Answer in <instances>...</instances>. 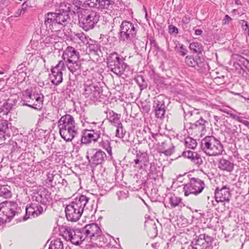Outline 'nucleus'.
Masks as SVG:
<instances>
[{
  "label": "nucleus",
  "mask_w": 249,
  "mask_h": 249,
  "mask_svg": "<svg viewBox=\"0 0 249 249\" xmlns=\"http://www.w3.org/2000/svg\"><path fill=\"white\" fill-rule=\"evenodd\" d=\"M232 20V18L228 15H225V18L223 19V24H227Z\"/></svg>",
  "instance_id": "e2e57ef3"
},
{
  "label": "nucleus",
  "mask_w": 249,
  "mask_h": 249,
  "mask_svg": "<svg viewBox=\"0 0 249 249\" xmlns=\"http://www.w3.org/2000/svg\"><path fill=\"white\" fill-rule=\"evenodd\" d=\"M125 134V131L123 129L122 124L119 123L118 124H117V129L116 130V136L119 138H122L124 137Z\"/></svg>",
  "instance_id": "8fccbe9b"
},
{
  "label": "nucleus",
  "mask_w": 249,
  "mask_h": 249,
  "mask_svg": "<svg viewBox=\"0 0 249 249\" xmlns=\"http://www.w3.org/2000/svg\"><path fill=\"white\" fill-rule=\"evenodd\" d=\"M179 52L181 55L183 56L187 54V50L183 44H181L180 46Z\"/></svg>",
  "instance_id": "680f3d73"
},
{
  "label": "nucleus",
  "mask_w": 249,
  "mask_h": 249,
  "mask_svg": "<svg viewBox=\"0 0 249 249\" xmlns=\"http://www.w3.org/2000/svg\"><path fill=\"white\" fill-rule=\"evenodd\" d=\"M32 200L36 205L42 206L43 209L46 211L53 200L52 193L45 187L37 188L34 190L32 194Z\"/></svg>",
  "instance_id": "423d86ee"
},
{
  "label": "nucleus",
  "mask_w": 249,
  "mask_h": 249,
  "mask_svg": "<svg viewBox=\"0 0 249 249\" xmlns=\"http://www.w3.org/2000/svg\"><path fill=\"white\" fill-rule=\"evenodd\" d=\"M18 72V76L19 78H26V77H29V75H27V73L24 71Z\"/></svg>",
  "instance_id": "0e129e2a"
},
{
  "label": "nucleus",
  "mask_w": 249,
  "mask_h": 249,
  "mask_svg": "<svg viewBox=\"0 0 249 249\" xmlns=\"http://www.w3.org/2000/svg\"><path fill=\"white\" fill-rule=\"evenodd\" d=\"M169 199V203L172 208H175L178 206L182 201L181 197H178L175 195L170 196Z\"/></svg>",
  "instance_id": "c03bdc74"
},
{
  "label": "nucleus",
  "mask_w": 249,
  "mask_h": 249,
  "mask_svg": "<svg viewBox=\"0 0 249 249\" xmlns=\"http://www.w3.org/2000/svg\"><path fill=\"white\" fill-rule=\"evenodd\" d=\"M58 183L61 184L62 186L66 187L68 185L67 181L65 179H61L58 181Z\"/></svg>",
  "instance_id": "338daca9"
},
{
  "label": "nucleus",
  "mask_w": 249,
  "mask_h": 249,
  "mask_svg": "<svg viewBox=\"0 0 249 249\" xmlns=\"http://www.w3.org/2000/svg\"><path fill=\"white\" fill-rule=\"evenodd\" d=\"M49 249H64L63 242L59 238L52 241L49 246Z\"/></svg>",
  "instance_id": "a19ab883"
},
{
  "label": "nucleus",
  "mask_w": 249,
  "mask_h": 249,
  "mask_svg": "<svg viewBox=\"0 0 249 249\" xmlns=\"http://www.w3.org/2000/svg\"><path fill=\"white\" fill-rule=\"evenodd\" d=\"M203 62V58L199 56L196 55V56L188 55L185 57V63L189 67H201Z\"/></svg>",
  "instance_id": "cd10ccee"
},
{
  "label": "nucleus",
  "mask_w": 249,
  "mask_h": 249,
  "mask_svg": "<svg viewBox=\"0 0 249 249\" xmlns=\"http://www.w3.org/2000/svg\"><path fill=\"white\" fill-rule=\"evenodd\" d=\"M100 15L98 12L91 9H85L83 12L78 14L79 25L87 32L93 29L99 21Z\"/></svg>",
  "instance_id": "f257e3e1"
},
{
  "label": "nucleus",
  "mask_w": 249,
  "mask_h": 249,
  "mask_svg": "<svg viewBox=\"0 0 249 249\" xmlns=\"http://www.w3.org/2000/svg\"><path fill=\"white\" fill-rule=\"evenodd\" d=\"M118 198L119 200L122 199L124 198H126L128 196V191H126V192H125L124 191H120L118 193Z\"/></svg>",
  "instance_id": "4d7b16f0"
},
{
  "label": "nucleus",
  "mask_w": 249,
  "mask_h": 249,
  "mask_svg": "<svg viewBox=\"0 0 249 249\" xmlns=\"http://www.w3.org/2000/svg\"><path fill=\"white\" fill-rule=\"evenodd\" d=\"M65 71L64 62L61 60L53 68L51 69V72L54 78H62L63 71Z\"/></svg>",
  "instance_id": "7c9ffc66"
},
{
  "label": "nucleus",
  "mask_w": 249,
  "mask_h": 249,
  "mask_svg": "<svg viewBox=\"0 0 249 249\" xmlns=\"http://www.w3.org/2000/svg\"><path fill=\"white\" fill-rule=\"evenodd\" d=\"M182 156L190 160L197 167L203 164V160L201 156L196 152L186 150L182 153Z\"/></svg>",
  "instance_id": "5701e85b"
},
{
  "label": "nucleus",
  "mask_w": 249,
  "mask_h": 249,
  "mask_svg": "<svg viewBox=\"0 0 249 249\" xmlns=\"http://www.w3.org/2000/svg\"><path fill=\"white\" fill-rule=\"evenodd\" d=\"M171 79H154V83L156 85L157 88L162 89H167L169 87L177 88L178 87L177 83H175L174 81H169V80H171Z\"/></svg>",
  "instance_id": "a878e982"
},
{
  "label": "nucleus",
  "mask_w": 249,
  "mask_h": 249,
  "mask_svg": "<svg viewBox=\"0 0 249 249\" xmlns=\"http://www.w3.org/2000/svg\"><path fill=\"white\" fill-rule=\"evenodd\" d=\"M165 100H167V98L163 94H160L154 98L153 109L157 118L161 119L164 116L166 109Z\"/></svg>",
  "instance_id": "ddd939ff"
},
{
  "label": "nucleus",
  "mask_w": 249,
  "mask_h": 249,
  "mask_svg": "<svg viewBox=\"0 0 249 249\" xmlns=\"http://www.w3.org/2000/svg\"><path fill=\"white\" fill-rule=\"evenodd\" d=\"M2 210V212L0 213V224H3L7 221L10 222L11 220H10L8 215L4 212V209Z\"/></svg>",
  "instance_id": "864d4df0"
},
{
  "label": "nucleus",
  "mask_w": 249,
  "mask_h": 249,
  "mask_svg": "<svg viewBox=\"0 0 249 249\" xmlns=\"http://www.w3.org/2000/svg\"><path fill=\"white\" fill-rule=\"evenodd\" d=\"M75 125V121L72 116L66 114L62 116L58 122L59 129Z\"/></svg>",
  "instance_id": "393cba45"
},
{
  "label": "nucleus",
  "mask_w": 249,
  "mask_h": 249,
  "mask_svg": "<svg viewBox=\"0 0 249 249\" xmlns=\"http://www.w3.org/2000/svg\"><path fill=\"white\" fill-rule=\"evenodd\" d=\"M59 131L61 138L66 142H71L74 138L76 139L78 135L75 125L60 129Z\"/></svg>",
  "instance_id": "a211bd4d"
},
{
  "label": "nucleus",
  "mask_w": 249,
  "mask_h": 249,
  "mask_svg": "<svg viewBox=\"0 0 249 249\" xmlns=\"http://www.w3.org/2000/svg\"><path fill=\"white\" fill-rule=\"evenodd\" d=\"M100 46L97 42L91 41V43H89L88 48L90 53H96L100 50Z\"/></svg>",
  "instance_id": "de8ad7c7"
},
{
  "label": "nucleus",
  "mask_w": 249,
  "mask_h": 249,
  "mask_svg": "<svg viewBox=\"0 0 249 249\" xmlns=\"http://www.w3.org/2000/svg\"><path fill=\"white\" fill-rule=\"evenodd\" d=\"M243 60V65L245 66V67L247 69H248L249 71V61L243 57L242 58Z\"/></svg>",
  "instance_id": "774afa93"
},
{
  "label": "nucleus",
  "mask_w": 249,
  "mask_h": 249,
  "mask_svg": "<svg viewBox=\"0 0 249 249\" xmlns=\"http://www.w3.org/2000/svg\"><path fill=\"white\" fill-rule=\"evenodd\" d=\"M26 95L27 98H29L35 103L31 105H25V106L29 107L37 110H41L43 106L44 95L42 94L32 92L31 89L26 90Z\"/></svg>",
  "instance_id": "4468645a"
},
{
  "label": "nucleus",
  "mask_w": 249,
  "mask_h": 249,
  "mask_svg": "<svg viewBox=\"0 0 249 249\" xmlns=\"http://www.w3.org/2000/svg\"><path fill=\"white\" fill-rule=\"evenodd\" d=\"M23 96H24V99H22L20 101V103H21V105L25 106V104H27V105H31V104L28 103V102H31V101H30V98H27V97L26 96V90L25 91V92L23 94Z\"/></svg>",
  "instance_id": "13d9d810"
},
{
  "label": "nucleus",
  "mask_w": 249,
  "mask_h": 249,
  "mask_svg": "<svg viewBox=\"0 0 249 249\" xmlns=\"http://www.w3.org/2000/svg\"><path fill=\"white\" fill-rule=\"evenodd\" d=\"M96 0H75V4L78 9H82L85 11V8L91 9L94 5Z\"/></svg>",
  "instance_id": "c756f323"
},
{
  "label": "nucleus",
  "mask_w": 249,
  "mask_h": 249,
  "mask_svg": "<svg viewBox=\"0 0 249 249\" xmlns=\"http://www.w3.org/2000/svg\"><path fill=\"white\" fill-rule=\"evenodd\" d=\"M139 107L141 109V111L143 113L148 114L150 110L151 105L149 101L145 100L141 101L140 102Z\"/></svg>",
  "instance_id": "ea45409f"
},
{
  "label": "nucleus",
  "mask_w": 249,
  "mask_h": 249,
  "mask_svg": "<svg viewBox=\"0 0 249 249\" xmlns=\"http://www.w3.org/2000/svg\"><path fill=\"white\" fill-rule=\"evenodd\" d=\"M18 99V97L17 94L11 95L8 99L7 100V105H9L10 108H12V106L16 105L17 103Z\"/></svg>",
  "instance_id": "3c124183"
},
{
  "label": "nucleus",
  "mask_w": 249,
  "mask_h": 249,
  "mask_svg": "<svg viewBox=\"0 0 249 249\" xmlns=\"http://www.w3.org/2000/svg\"><path fill=\"white\" fill-rule=\"evenodd\" d=\"M54 176L53 174H51L50 173H48L47 175V178L45 180L46 183H52L53 180Z\"/></svg>",
  "instance_id": "bf43d9fd"
},
{
  "label": "nucleus",
  "mask_w": 249,
  "mask_h": 249,
  "mask_svg": "<svg viewBox=\"0 0 249 249\" xmlns=\"http://www.w3.org/2000/svg\"><path fill=\"white\" fill-rule=\"evenodd\" d=\"M99 145L105 149L110 156L112 155V148L110 146V139H103L102 138V141L99 142Z\"/></svg>",
  "instance_id": "58836bf2"
},
{
  "label": "nucleus",
  "mask_w": 249,
  "mask_h": 249,
  "mask_svg": "<svg viewBox=\"0 0 249 249\" xmlns=\"http://www.w3.org/2000/svg\"><path fill=\"white\" fill-rule=\"evenodd\" d=\"M89 198L85 195H81L78 198H76L74 201L71 202L74 205L75 208L79 209L80 211L83 213L84 209H89L87 207Z\"/></svg>",
  "instance_id": "b1692460"
},
{
  "label": "nucleus",
  "mask_w": 249,
  "mask_h": 249,
  "mask_svg": "<svg viewBox=\"0 0 249 249\" xmlns=\"http://www.w3.org/2000/svg\"><path fill=\"white\" fill-rule=\"evenodd\" d=\"M121 220L123 224H124V225H126L127 226H130L131 225V222L128 216V215L125 212L123 213Z\"/></svg>",
  "instance_id": "5fc2aeb1"
},
{
  "label": "nucleus",
  "mask_w": 249,
  "mask_h": 249,
  "mask_svg": "<svg viewBox=\"0 0 249 249\" xmlns=\"http://www.w3.org/2000/svg\"><path fill=\"white\" fill-rule=\"evenodd\" d=\"M208 122L203 119L202 117L194 122H190L189 129H197L200 131L206 130V124Z\"/></svg>",
  "instance_id": "c85d7f7f"
},
{
  "label": "nucleus",
  "mask_w": 249,
  "mask_h": 249,
  "mask_svg": "<svg viewBox=\"0 0 249 249\" xmlns=\"http://www.w3.org/2000/svg\"><path fill=\"white\" fill-rule=\"evenodd\" d=\"M89 94H86L85 89L84 90L83 95H85L86 98H89V100L90 101L91 103L96 104L97 102H101V92L91 90L90 92L89 91Z\"/></svg>",
  "instance_id": "473e14b6"
},
{
  "label": "nucleus",
  "mask_w": 249,
  "mask_h": 249,
  "mask_svg": "<svg viewBox=\"0 0 249 249\" xmlns=\"http://www.w3.org/2000/svg\"><path fill=\"white\" fill-rule=\"evenodd\" d=\"M65 22L56 12H49L45 15L44 24L47 27L52 31H58L64 30L66 25Z\"/></svg>",
  "instance_id": "6e6552de"
},
{
  "label": "nucleus",
  "mask_w": 249,
  "mask_h": 249,
  "mask_svg": "<svg viewBox=\"0 0 249 249\" xmlns=\"http://www.w3.org/2000/svg\"><path fill=\"white\" fill-rule=\"evenodd\" d=\"M86 158L90 166L94 168L103 164L107 160V156L105 152L100 149L89 148L86 153Z\"/></svg>",
  "instance_id": "9d476101"
},
{
  "label": "nucleus",
  "mask_w": 249,
  "mask_h": 249,
  "mask_svg": "<svg viewBox=\"0 0 249 249\" xmlns=\"http://www.w3.org/2000/svg\"><path fill=\"white\" fill-rule=\"evenodd\" d=\"M61 232L66 240L71 241L75 245H80L86 238L82 232V229L74 230L71 227H65L62 228Z\"/></svg>",
  "instance_id": "9b49d317"
},
{
  "label": "nucleus",
  "mask_w": 249,
  "mask_h": 249,
  "mask_svg": "<svg viewBox=\"0 0 249 249\" xmlns=\"http://www.w3.org/2000/svg\"><path fill=\"white\" fill-rule=\"evenodd\" d=\"M124 60V57L121 56L117 53L113 52L107 58V66L112 72L120 76L124 73L126 69H129Z\"/></svg>",
  "instance_id": "39448f33"
},
{
  "label": "nucleus",
  "mask_w": 249,
  "mask_h": 249,
  "mask_svg": "<svg viewBox=\"0 0 249 249\" xmlns=\"http://www.w3.org/2000/svg\"><path fill=\"white\" fill-rule=\"evenodd\" d=\"M138 84L141 90L146 89L149 84L148 79H133Z\"/></svg>",
  "instance_id": "37998d69"
},
{
  "label": "nucleus",
  "mask_w": 249,
  "mask_h": 249,
  "mask_svg": "<svg viewBox=\"0 0 249 249\" xmlns=\"http://www.w3.org/2000/svg\"><path fill=\"white\" fill-rule=\"evenodd\" d=\"M205 184L203 180L198 178H189V182L183 185L184 196H188L190 195L197 196L204 190Z\"/></svg>",
  "instance_id": "1a4fd4ad"
},
{
  "label": "nucleus",
  "mask_w": 249,
  "mask_h": 249,
  "mask_svg": "<svg viewBox=\"0 0 249 249\" xmlns=\"http://www.w3.org/2000/svg\"><path fill=\"white\" fill-rule=\"evenodd\" d=\"M185 114L184 118L186 120L188 119L190 122H194L201 117L200 113L197 109H194L193 111H188L186 112L184 111Z\"/></svg>",
  "instance_id": "72a5a7b5"
},
{
  "label": "nucleus",
  "mask_w": 249,
  "mask_h": 249,
  "mask_svg": "<svg viewBox=\"0 0 249 249\" xmlns=\"http://www.w3.org/2000/svg\"><path fill=\"white\" fill-rule=\"evenodd\" d=\"M82 232L86 238H89L97 245L101 247L107 242V239L103 234L102 230L96 223L86 225L82 228Z\"/></svg>",
  "instance_id": "7ed1b4c3"
},
{
  "label": "nucleus",
  "mask_w": 249,
  "mask_h": 249,
  "mask_svg": "<svg viewBox=\"0 0 249 249\" xmlns=\"http://www.w3.org/2000/svg\"><path fill=\"white\" fill-rule=\"evenodd\" d=\"M137 157L139 158L140 160L141 161V166L142 165L146 166V163L148 161V155L146 152H141L139 151V153L137 154Z\"/></svg>",
  "instance_id": "79ce46f5"
},
{
  "label": "nucleus",
  "mask_w": 249,
  "mask_h": 249,
  "mask_svg": "<svg viewBox=\"0 0 249 249\" xmlns=\"http://www.w3.org/2000/svg\"><path fill=\"white\" fill-rule=\"evenodd\" d=\"M110 114H111V113ZM120 117L121 115L120 114H117L112 111V114H110L109 116V120L112 124H118L119 123H121L120 121Z\"/></svg>",
  "instance_id": "09e8293b"
},
{
  "label": "nucleus",
  "mask_w": 249,
  "mask_h": 249,
  "mask_svg": "<svg viewBox=\"0 0 249 249\" xmlns=\"http://www.w3.org/2000/svg\"><path fill=\"white\" fill-rule=\"evenodd\" d=\"M63 79H59L58 80H56L57 79H52L51 80V82L53 85L57 86L62 82Z\"/></svg>",
  "instance_id": "69168bd1"
},
{
  "label": "nucleus",
  "mask_w": 249,
  "mask_h": 249,
  "mask_svg": "<svg viewBox=\"0 0 249 249\" xmlns=\"http://www.w3.org/2000/svg\"><path fill=\"white\" fill-rule=\"evenodd\" d=\"M148 234L150 238H155L158 235L157 227L155 223H152L150 228Z\"/></svg>",
  "instance_id": "603ef678"
},
{
  "label": "nucleus",
  "mask_w": 249,
  "mask_h": 249,
  "mask_svg": "<svg viewBox=\"0 0 249 249\" xmlns=\"http://www.w3.org/2000/svg\"><path fill=\"white\" fill-rule=\"evenodd\" d=\"M67 67L74 76H77L80 73V64L78 61L75 63H68Z\"/></svg>",
  "instance_id": "f704fd0d"
},
{
  "label": "nucleus",
  "mask_w": 249,
  "mask_h": 249,
  "mask_svg": "<svg viewBox=\"0 0 249 249\" xmlns=\"http://www.w3.org/2000/svg\"><path fill=\"white\" fill-rule=\"evenodd\" d=\"M231 197L230 188L227 185L223 186L221 188L217 187L214 191V198L217 203H229Z\"/></svg>",
  "instance_id": "dca6fc26"
},
{
  "label": "nucleus",
  "mask_w": 249,
  "mask_h": 249,
  "mask_svg": "<svg viewBox=\"0 0 249 249\" xmlns=\"http://www.w3.org/2000/svg\"><path fill=\"white\" fill-rule=\"evenodd\" d=\"M26 213L23 217L24 221L30 218V215L34 217H37L41 215L45 212L42 208V206H38L35 202H33L27 205L25 208Z\"/></svg>",
  "instance_id": "f3484780"
},
{
  "label": "nucleus",
  "mask_w": 249,
  "mask_h": 249,
  "mask_svg": "<svg viewBox=\"0 0 249 249\" xmlns=\"http://www.w3.org/2000/svg\"><path fill=\"white\" fill-rule=\"evenodd\" d=\"M137 24H134L130 21H123L120 25V31L119 33V38L127 43L132 42L136 45L138 29Z\"/></svg>",
  "instance_id": "20e7f679"
},
{
  "label": "nucleus",
  "mask_w": 249,
  "mask_h": 249,
  "mask_svg": "<svg viewBox=\"0 0 249 249\" xmlns=\"http://www.w3.org/2000/svg\"><path fill=\"white\" fill-rule=\"evenodd\" d=\"M65 211L67 219L72 222L78 220L82 214L79 209L75 208L74 205L71 203L66 206Z\"/></svg>",
  "instance_id": "aec40b11"
},
{
  "label": "nucleus",
  "mask_w": 249,
  "mask_h": 249,
  "mask_svg": "<svg viewBox=\"0 0 249 249\" xmlns=\"http://www.w3.org/2000/svg\"><path fill=\"white\" fill-rule=\"evenodd\" d=\"M7 120H1L0 124V132H3L4 134L7 135V137H10V127L9 125H11Z\"/></svg>",
  "instance_id": "e433bc0d"
},
{
  "label": "nucleus",
  "mask_w": 249,
  "mask_h": 249,
  "mask_svg": "<svg viewBox=\"0 0 249 249\" xmlns=\"http://www.w3.org/2000/svg\"><path fill=\"white\" fill-rule=\"evenodd\" d=\"M213 240V237L206 233L200 234L191 242L189 249H212Z\"/></svg>",
  "instance_id": "f8f14e48"
},
{
  "label": "nucleus",
  "mask_w": 249,
  "mask_h": 249,
  "mask_svg": "<svg viewBox=\"0 0 249 249\" xmlns=\"http://www.w3.org/2000/svg\"><path fill=\"white\" fill-rule=\"evenodd\" d=\"M185 145L188 148L194 149L197 146V142L196 140L188 137L185 139Z\"/></svg>",
  "instance_id": "49530a36"
},
{
  "label": "nucleus",
  "mask_w": 249,
  "mask_h": 249,
  "mask_svg": "<svg viewBox=\"0 0 249 249\" xmlns=\"http://www.w3.org/2000/svg\"><path fill=\"white\" fill-rule=\"evenodd\" d=\"M9 187L7 186H2L0 188V195L5 198H9L11 196L12 194L10 190Z\"/></svg>",
  "instance_id": "a18cd8bd"
},
{
  "label": "nucleus",
  "mask_w": 249,
  "mask_h": 249,
  "mask_svg": "<svg viewBox=\"0 0 249 249\" xmlns=\"http://www.w3.org/2000/svg\"><path fill=\"white\" fill-rule=\"evenodd\" d=\"M189 49L193 53L198 54L202 53L203 51V46L200 43L192 42L190 44Z\"/></svg>",
  "instance_id": "4c0bfd02"
},
{
  "label": "nucleus",
  "mask_w": 249,
  "mask_h": 249,
  "mask_svg": "<svg viewBox=\"0 0 249 249\" xmlns=\"http://www.w3.org/2000/svg\"><path fill=\"white\" fill-rule=\"evenodd\" d=\"M168 28L169 32L171 34H178V28L173 25H170Z\"/></svg>",
  "instance_id": "6e6d98bb"
},
{
  "label": "nucleus",
  "mask_w": 249,
  "mask_h": 249,
  "mask_svg": "<svg viewBox=\"0 0 249 249\" xmlns=\"http://www.w3.org/2000/svg\"><path fill=\"white\" fill-rule=\"evenodd\" d=\"M241 24L242 25V28L243 30L247 31L249 29V25L247 21L244 20H241Z\"/></svg>",
  "instance_id": "052dcab7"
},
{
  "label": "nucleus",
  "mask_w": 249,
  "mask_h": 249,
  "mask_svg": "<svg viewBox=\"0 0 249 249\" xmlns=\"http://www.w3.org/2000/svg\"><path fill=\"white\" fill-rule=\"evenodd\" d=\"M201 143L203 151L209 156L221 155L224 151L222 144L213 136L205 137Z\"/></svg>",
  "instance_id": "f03ea898"
},
{
  "label": "nucleus",
  "mask_w": 249,
  "mask_h": 249,
  "mask_svg": "<svg viewBox=\"0 0 249 249\" xmlns=\"http://www.w3.org/2000/svg\"><path fill=\"white\" fill-rule=\"evenodd\" d=\"M79 58V52L71 46L67 47L62 54L63 59L68 63H75Z\"/></svg>",
  "instance_id": "6ab92c4d"
},
{
  "label": "nucleus",
  "mask_w": 249,
  "mask_h": 249,
  "mask_svg": "<svg viewBox=\"0 0 249 249\" xmlns=\"http://www.w3.org/2000/svg\"><path fill=\"white\" fill-rule=\"evenodd\" d=\"M95 81L93 83V84L88 85L89 87H87L85 89L86 94H89V92L91 90H95L97 91L101 92L102 90V88L103 87V85H104V83L102 81L103 79H99V81H97V79H94Z\"/></svg>",
  "instance_id": "2f4dec72"
},
{
  "label": "nucleus",
  "mask_w": 249,
  "mask_h": 249,
  "mask_svg": "<svg viewBox=\"0 0 249 249\" xmlns=\"http://www.w3.org/2000/svg\"><path fill=\"white\" fill-rule=\"evenodd\" d=\"M71 5L67 2H62L56 10V13L61 16V18L66 22L70 19V13L71 12Z\"/></svg>",
  "instance_id": "4be33fe9"
},
{
  "label": "nucleus",
  "mask_w": 249,
  "mask_h": 249,
  "mask_svg": "<svg viewBox=\"0 0 249 249\" xmlns=\"http://www.w3.org/2000/svg\"><path fill=\"white\" fill-rule=\"evenodd\" d=\"M218 168L221 171L231 173L234 169V163L223 158L219 159Z\"/></svg>",
  "instance_id": "bb28decb"
},
{
  "label": "nucleus",
  "mask_w": 249,
  "mask_h": 249,
  "mask_svg": "<svg viewBox=\"0 0 249 249\" xmlns=\"http://www.w3.org/2000/svg\"><path fill=\"white\" fill-rule=\"evenodd\" d=\"M157 152L163 154L166 156H170L175 152V146L171 142V141H163L157 143Z\"/></svg>",
  "instance_id": "412c9836"
},
{
  "label": "nucleus",
  "mask_w": 249,
  "mask_h": 249,
  "mask_svg": "<svg viewBox=\"0 0 249 249\" xmlns=\"http://www.w3.org/2000/svg\"><path fill=\"white\" fill-rule=\"evenodd\" d=\"M103 123L98 125V129H85L82 131V135L76 141L74 140L76 144H87L92 141L96 142L100 137L101 131L104 133L105 127H103Z\"/></svg>",
  "instance_id": "0eeeda50"
},
{
  "label": "nucleus",
  "mask_w": 249,
  "mask_h": 249,
  "mask_svg": "<svg viewBox=\"0 0 249 249\" xmlns=\"http://www.w3.org/2000/svg\"><path fill=\"white\" fill-rule=\"evenodd\" d=\"M0 205L1 207L0 208V211L4 209V212L8 215L10 220L22 211L20 207L18 206L16 202L5 201L1 203Z\"/></svg>",
  "instance_id": "2eb2a0df"
},
{
  "label": "nucleus",
  "mask_w": 249,
  "mask_h": 249,
  "mask_svg": "<svg viewBox=\"0 0 249 249\" xmlns=\"http://www.w3.org/2000/svg\"><path fill=\"white\" fill-rule=\"evenodd\" d=\"M148 171V176L149 178L156 180L158 178V171L157 166L155 163L152 162L150 163Z\"/></svg>",
  "instance_id": "c9c22d12"
}]
</instances>
